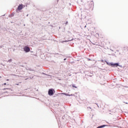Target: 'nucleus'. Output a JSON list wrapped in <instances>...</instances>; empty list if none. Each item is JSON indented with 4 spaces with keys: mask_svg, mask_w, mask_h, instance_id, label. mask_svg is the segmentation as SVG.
Segmentation results:
<instances>
[{
    "mask_svg": "<svg viewBox=\"0 0 128 128\" xmlns=\"http://www.w3.org/2000/svg\"><path fill=\"white\" fill-rule=\"evenodd\" d=\"M54 92H56V90H54V88H50L48 90V94L50 96H54Z\"/></svg>",
    "mask_w": 128,
    "mask_h": 128,
    "instance_id": "f257e3e1",
    "label": "nucleus"
},
{
    "mask_svg": "<svg viewBox=\"0 0 128 128\" xmlns=\"http://www.w3.org/2000/svg\"><path fill=\"white\" fill-rule=\"evenodd\" d=\"M23 50L24 52H30V48L28 46H25Z\"/></svg>",
    "mask_w": 128,
    "mask_h": 128,
    "instance_id": "f03ea898",
    "label": "nucleus"
},
{
    "mask_svg": "<svg viewBox=\"0 0 128 128\" xmlns=\"http://www.w3.org/2000/svg\"><path fill=\"white\" fill-rule=\"evenodd\" d=\"M22 8H24V5L22 4H20L18 6V8L16 10V12H18V10H22Z\"/></svg>",
    "mask_w": 128,
    "mask_h": 128,
    "instance_id": "7ed1b4c3",
    "label": "nucleus"
},
{
    "mask_svg": "<svg viewBox=\"0 0 128 128\" xmlns=\"http://www.w3.org/2000/svg\"><path fill=\"white\" fill-rule=\"evenodd\" d=\"M105 126H108V128H114V126H108V125H106V124H103V125L98 126L96 128H104Z\"/></svg>",
    "mask_w": 128,
    "mask_h": 128,
    "instance_id": "20e7f679",
    "label": "nucleus"
},
{
    "mask_svg": "<svg viewBox=\"0 0 128 128\" xmlns=\"http://www.w3.org/2000/svg\"><path fill=\"white\" fill-rule=\"evenodd\" d=\"M94 1H91L89 4V8L90 10H92V8H94Z\"/></svg>",
    "mask_w": 128,
    "mask_h": 128,
    "instance_id": "39448f33",
    "label": "nucleus"
},
{
    "mask_svg": "<svg viewBox=\"0 0 128 128\" xmlns=\"http://www.w3.org/2000/svg\"><path fill=\"white\" fill-rule=\"evenodd\" d=\"M120 66V63H112V68H118Z\"/></svg>",
    "mask_w": 128,
    "mask_h": 128,
    "instance_id": "423d86ee",
    "label": "nucleus"
},
{
    "mask_svg": "<svg viewBox=\"0 0 128 128\" xmlns=\"http://www.w3.org/2000/svg\"><path fill=\"white\" fill-rule=\"evenodd\" d=\"M105 62H106V64H108V66H112V62H108L106 60H105Z\"/></svg>",
    "mask_w": 128,
    "mask_h": 128,
    "instance_id": "0eeeda50",
    "label": "nucleus"
},
{
    "mask_svg": "<svg viewBox=\"0 0 128 128\" xmlns=\"http://www.w3.org/2000/svg\"><path fill=\"white\" fill-rule=\"evenodd\" d=\"M27 70H30L31 72H34V70L32 69V68H27Z\"/></svg>",
    "mask_w": 128,
    "mask_h": 128,
    "instance_id": "6e6552de",
    "label": "nucleus"
},
{
    "mask_svg": "<svg viewBox=\"0 0 128 128\" xmlns=\"http://www.w3.org/2000/svg\"><path fill=\"white\" fill-rule=\"evenodd\" d=\"M72 88H78V87L76 86V85L74 84H73L72 85Z\"/></svg>",
    "mask_w": 128,
    "mask_h": 128,
    "instance_id": "1a4fd4ad",
    "label": "nucleus"
},
{
    "mask_svg": "<svg viewBox=\"0 0 128 128\" xmlns=\"http://www.w3.org/2000/svg\"><path fill=\"white\" fill-rule=\"evenodd\" d=\"M66 118V115H64L62 116V120H64Z\"/></svg>",
    "mask_w": 128,
    "mask_h": 128,
    "instance_id": "9d476101",
    "label": "nucleus"
},
{
    "mask_svg": "<svg viewBox=\"0 0 128 128\" xmlns=\"http://www.w3.org/2000/svg\"><path fill=\"white\" fill-rule=\"evenodd\" d=\"M12 60L10 59V60H9L8 61V62H12Z\"/></svg>",
    "mask_w": 128,
    "mask_h": 128,
    "instance_id": "9b49d317",
    "label": "nucleus"
},
{
    "mask_svg": "<svg viewBox=\"0 0 128 128\" xmlns=\"http://www.w3.org/2000/svg\"><path fill=\"white\" fill-rule=\"evenodd\" d=\"M65 58H70V56H68V55H66L65 56Z\"/></svg>",
    "mask_w": 128,
    "mask_h": 128,
    "instance_id": "f8f14e48",
    "label": "nucleus"
},
{
    "mask_svg": "<svg viewBox=\"0 0 128 128\" xmlns=\"http://www.w3.org/2000/svg\"><path fill=\"white\" fill-rule=\"evenodd\" d=\"M63 94H64V96H68V94L66 93H63Z\"/></svg>",
    "mask_w": 128,
    "mask_h": 128,
    "instance_id": "ddd939ff",
    "label": "nucleus"
},
{
    "mask_svg": "<svg viewBox=\"0 0 128 128\" xmlns=\"http://www.w3.org/2000/svg\"><path fill=\"white\" fill-rule=\"evenodd\" d=\"M68 24V21H66V22H65V24L67 25Z\"/></svg>",
    "mask_w": 128,
    "mask_h": 128,
    "instance_id": "4468645a",
    "label": "nucleus"
},
{
    "mask_svg": "<svg viewBox=\"0 0 128 128\" xmlns=\"http://www.w3.org/2000/svg\"><path fill=\"white\" fill-rule=\"evenodd\" d=\"M11 16H14V14H11Z\"/></svg>",
    "mask_w": 128,
    "mask_h": 128,
    "instance_id": "2eb2a0df",
    "label": "nucleus"
},
{
    "mask_svg": "<svg viewBox=\"0 0 128 128\" xmlns=\"http://www.w3.org/2000/svg\"><path fill=\"white\" fill-rule=\"evenodd\" d=\"M68 42L67 40H64V41L62 42Z\"/></svg>",
    "mask_w": 128,
    "mask_h": 128,
    "instance_id": "dca6fc26",
    "label": "nucleus"
},
{
    "mask_svg": "<svg viewBox=\"0 0 128 128\" xmlns=\"http://www.w3.org/2000/svg\"><path fill=\"white\" fill-rule=\"evenodd\" d=\"M96 104L98 108H100V106H98V104H97V103H96Z\"/></svg>",
    "mask_w": 128,
    "mask_h": 128,
    "instance_id": "f3484780",
    "label": "nucleus"
},
{
    "mask_svg": "<svg viewBox=\"0 0 128 128\" xmlns=\"http://www.w3.org/2000/svg\"><path fill=\"white\" fill-rule=\"evenodd\" d=\"M118 66H120V68H122V65H119Z\"/></svg>",
    "mask_w": 128,
    "mask_h": 128,
    "instance_id": "a211bd4d",
    "label": "nucleus"
},
{
    "mask_svg": "<svg viewBox=\"0 0 128 128\" xmlns=\"http://www.w3.org/2000/svg\"><path fill=\"white\" fill-rule=\"evenodd\" d=\"M6 83H4L2 86H6Z\"/></svg>",
    "mask_w": 128,
    "mask_h": 128,
    "instance_id": "6ab92c4d",
    "label": "nucleus"
},
{
    "mask_svg": "<svg viewBox=\"0 0 128 128\" xmlns=\"http://www.w3.org/2000/svg\"><path fill=\"white\" fill-rule=\"evenodd\" d=\"M67 96H70V94H67Z\"/></svg>",
    "mask_w": 128,
    "mask_h": 128,
    "instance_id": "aec40b11",
    "label": "nucleus"
},
{
    "mask_svg": "<svg viewBox=\"0 0 128 128\" xmlns=\"http://www.w3.org/2000/svg\"><path fill=\"white\" fill-rule=\"evenodd\" d=\"M74 96V94H70V96Z\"/></svg>",
    "mask_w": 128,
    "mask_h": 128,
    "instance_id": "412c9836",
    "label": "nucleus"
},
{
    "mask_svg": "<svg viewBox=\"0 0 128 128\" xmlns=\"http://www.w3.org/2000/svg\"><path fill=\"white\" fill-rule=\"evenodd\" d=\"M88 108H90V110H92V108H90V106L88 107Z\"/></svg>",
    "mask_w": 128,
    "mask_h": 128,
    "instance_id": "4be33fe9",
    "label": "nucleus"
},
{
    "mask_svg": "<svg viewBox=\"0 0 128 128\" xmlns=\"http://www.w3.org/2000/svg\"><path fill=\"white\" fill-rule=\"evenodd\" d=\"M6 82H8V80H10L6 79Z\"/></svg>",
    "mask_w": 128,
    "mask_h": 128,
    "instance_id": "5701e85b",
    "label": "nucleus"
},
{
    "mask_svg": "<svg viewBox=\"0 0 128 128\" xmlns=\"http://www.w3.org/2000/svg\"><path fill=\"white\" fill-rule=\"evenodd\" d=\"M4 90H10V88H4Z\"/></svg>",
    "mask_w": 128,
    "mask_h": 128,
    "instance_id": "b1692460",
    "label": "nucleus"
},
{
    "mask_svg": "<svg viewBox=\"0 0 128 128\" xmlns=\"http://www.w3.org/2000/svg\"><path fill=\"white\" fill-rule=\"evenodd\" d=\"M64 60H66V58H64Z\"/></svg>",
    "mask_w": 128,
    "mask_h": 128,
    "instance_id": "393cba45",
    "label": "nucleus"
},
{
    "mask_svg": "<svg viewBox=\"0 0 128 128\" xmlns=\"http://www.w3.org/2000/svg\"><path fill=\"white\" fill-rule=\"evenodd\" d=\"M2 48V46H0V48Z\"/></svg>",
    "mask_w": 128,
    "mask_h": 128,
    "instance_id": "a878e982",
    "label": "nucleus"
},
{
    "mask_svg": "<svg viewBox=\"0 0 128 128\" xmlns=\"http://www.w3.org/2000/svg\"><path fill=\"white\" fill-rule=\"evenodd\" d=\"M102 62H104V60H101Z\"/></svg>",
    "mask_w": 128,
    "mask_h": 128,
    "instance_id": "bb28decb",
    "label": "nucleus"
},
{
    "mask_svg": "<svg viewBox=\"0 0 128 128\" xmlns=\"http://www.w3.org/2000/svg\"><path fill=\"white\" fill-rule=\"evenodd\" d=\"M28 80V78H26L25 80Z\"/></svg>",
    "mask_w": 128,
    "mask_h": 128,
    "instance_id": "cd10ccee",
    "label": "nucleus"
},
{
    "mask_svg": "<svg viewBox=\"0 0 128 128\" xmlns=\"http://www.w3.org/2000/svg\"><path fill=\"white\" fill-rule=\"evenodd\" d=\"M26 16H28V14L26 15Z\"/></svg>",
    "mask_w": 128,
    "mask_h": 128,
    "instance_id": "c85d7f7f",
    "label": "nucleus"
},
{
    "mask_svg": "<svg viewBox=\"0 0 128 128\" xmlns=\"http://www.w3.org/2000/svg\"><path fill=\"white\" fill-rule=\"evenodd\" d=\"M88 60H91L90 59H88Z\"/></svg>",
    "mask_w": 128,
    "mask_h": 128,
    "instance_id": "c756f323",
    "label": "nucleus"
},
{
    "mask_svg": "<svg viewBox=\"0 0 128 128\" xmlns=\"http://www.w3.org/2000/svg\"><path fill=\"white\" fill-rule=\"evenodd\" d=\"M6 16V14H4V15H3V16Z\"/></svg>",
    "mask_w": 128,
    "mask_h": 128,
    "instance_id": "7c9ffc66",
    "label": "nucleus"
},
{
    "mask_svg": "<svg viewBox=\"0 0 128 128\" xmlns=\"http://www.w3.org/2000/svg\"><path fill=\"white\" fill-rule=\"evenodd\" d=\"M84 28H86V26H84Z\"/></svg>",
    "mask_w": 128,
    "mask_h": 128,
    "instance_id": "2f4dec72",
    "label": "nucleus"
},
{
    "mask_svg": "<svg viewBox=\"0 0 128 128\" xmlns=\"http://www.w3.org/2000/svg\"><path fill=\"white\" fill-rule=\"evenodd\" d=\"M126 104H128V102H126Z\"/></svg>",
    "mask_w": 128,
    "mask_h": 128,
    "instance_id": "473e14b6",
    "label": "nucleus"
},
{
    "mask_svg": "<svg viewBox=\"0 0 128 128\" xmlns=\"http://www.w3.org/2000/svg\"><path fill=\"white\" fill-rule=\"evenodd\" d=\"M16 84V86H18V84Z\"/></svg>",
    "mask_w": 128,
    "mask_h": 128,
    "instance_id": "72a5a7b5",
    "label": "nucleus"
}]
</instances>
